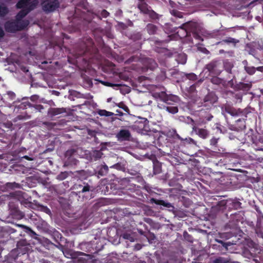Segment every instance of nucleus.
Listing matches in <instances>:
<instances>
[{
  "instance_id": "obj_4",
  "label": "nucleus",
  "mask_w": 263,
  "mask_h": 263,
  "mask_svg": "<svg viewBox=\"0 0 263 263\" xmlns=\"http://www.w3.org/2000/svg\"><path fill=\"white\" fill-rule=\"evenodd\" d=\"M78 155V149L70 148L65 153V161L64 165L66 166L76 165L79 161L77 159Z\"/></svg>"
},
{
  "instance_id": "obj_25",
  "label": "nucleus",
  "mask_w": 263,
  "mask_h": 263,
  "mask_svg": "<svg viewBox=\"0 0 263 263\" xmlns=\"http://www.w3.org/2000/svg\"><path fill=\"white\" fill-rule=\"evenodd\" d=\"M108 167L107 165H106V164H104V165H101L100 167V168L98 171V174L99 175L103 176L106 175L108 173Z\"/></svg>"
},
{
  "instance_id": "obj_42",
  "label": "nucleus",
  "mask_w": 263,
  "mask_h": 263,
  "mask_svg": "<svg viewBox=\"0 0 263 263\" xmlns=\"http://www.w3.org/2000/svg\"><path fill=\"white\" fill-rule=\"evenodd\" d=\"M123 238H124L125 239L129 240L130 241H132V242L134 241V237L132 236L131 234H128V233L123 234Z\"/></svg>"
},
{
  "instance_id": "obj_8",
  "label": "nucleus",
  "mask_w": 263,
  "mask_h": 263,
  "mask_svg": "<svg viewBox=\"0 0 263 263\" xmlns=\"http://www.w3.org/2000/svg\"><path fill=\"white\" fill-rule=\"evenodd\" d=\"M116 137L119 142L129 141L132 135L129 130L122 129L116 134Z\"/></svg>"
},
{
  "instance_id": "obj_61",
  "label": "nucleus",
  "mask_w": 263,
  "mask_h": 263,
  "mask_svg": "<svg viewBox=\"0 0 263 263\" xmlns=\"http://www.w3.org/2000/svg\"><path fill=\"white\" fill-rule=\"evenodd\" d=\"M183 235H184V237H185V238H186V235H187L188 237H190V235L186 232H184Z\"/></svg>"
},
{
  "instance_id": "obj_2",
  "label": "nucleus",
  "mask_w": 263,
  "mask_h": 263,
  "mask_svg": "<svg viewBox=\"0 0 263 263\" xmlns=\"http://www.w3.org/2000/svg\"><path fill=\"white\" fill-rule=\"evenodd\" d=\"M39 4L38 0H19L16 4L17 9H22L16 15L15 20H21L31 11L35 9Z\"/></svg>"
},
{
  "instance_id": "obj_46",
  "label": "nucleus",
  "mask_w": 263,
  "mask_h": 263,
  "mask_svg": "<svg viewBox=\"0 0 263 263\" xmlns=\"http://www.w3.org/2000/svg\"><path fill=\"white\" fill-rule=\"evenodd\" d=\"M7 95L11 100H14L15 98V94L12 91H8Z\"/></svg>"
},
{
  "instance_id": "obj_63",
  "label": "nucleus",
  "mask_w": 263,
  "mask_h": 263,
  "mask_svg": "<svg viewBox=\"0 0 263 263\" xmlns=\"http://www.w3.org/2000/svg\"><path fill=\"white\" fill-rule=\"evenodd\" d=\"M27 247H25L24 249L25 250L24 251V253H25L27 251Z\"/></svg>"
},
{
  "instance_id": "obj_19",
  "label": "nucleus",
  "mask_w": 263,
  "mask_h": 263,
  "mask_svg": "<svg viewBox=\"0 0 263 263\" xmlns=\"http://www.w3.org/2000/svg\"><path fill=\"white\" fill-rule=\"evenodd\" d=\"M89 154L91 161H97L100 159L103 155V153L99 150H93L90 152Z\"/></svg>"
},
{
  "instance_id": "obj_30",
  "label": "nucleus",
  "mask_w": 263,
  "mask_h": 263,
  "mask_svg": "<svg viewBox=\"0 0 263 263\" xmlns=\"http://www.w3.org/2000/svg\"><path fill=\"white\" fill-rule=\"evenodd\" d=\"M238 42H239L238 40H237L235 39L232 38L231 37H228L227 39L223 40L222 41L219 42L218 43V44H221L222 43H233V44H235Z\"/></svg>"
},
{
  "instance_id": "obj_50",
  "label": "nucleus",
  "mask_w": 263,
  "mask_h": 263,
  "mask_svg": "<svg viewBox=\"0 0 263 263\" xmlns=\"http://www.w3.org/2000/svg\"><path fill=\"white\" fill-rule=\"evenodd\" d=\"M39 99V97L37 95H32L30 97V100L32 101H36Z\"/></svg>"
},
{
  "instance_id": "obj_28",
  "label": "nucleus",
  "mask_w": 263,
  "mask_h": 263,
  "mask_svg": "<svg viewBox=\"0 0 263 263\" xmlns=\"http://www.w3.org/2000/svg\"><path fill=\"white\" fill-rule=\"evenodd\" d=\"M90 245L91 244L89 242H85L80 243L79 247L80 249H81L82 250H83L87 252H89L90 250L88 248H89Z\"/></svg>"
},
{
  "instance_id": "obj_3",
  "label": "nucleus",
  "mask_w": 263,
  "mask_h": 263,
  "mask_svg": "<svg viewBox=\"0 0 263 263\" xmlns=\"http://www.w3.org/2000/svg\"><path fill=\"white\" fill-rule=\"evenodd\" d=\"M42 10L46 14L55 11L60 7L59 0H40Z\"/></svg>"
},
{
  "instance_id": "obj_48",
  "label": "nucleus",
  "mask_w": 263,
  "mask_h": 263,
  "mask_svg": "<svg viewBox=\"0 0 263 263\" xmlns=\"http://www.w3.org/2000/svg\"><path fill=\"white\" fill-rule=\"evenodd\" d=\"M5 231H6L7 232L12 233L14 232V230L13 229L9 227H6L3 228Z\"/></svg>"
},
{
  "instance_id": "obj_27",
  "label": "nucleus",
  "mask_w": 263,
  "mask_h": 263,
  "mask_svg": "<svg viewBox=\"0 0 263 263\" xmlns=\"http://www.w3.org/2000/svg\"><path fill=\"white\" fill-rule=\"evenodd\" d=\"M9 13L7 6L4 4L0 5V17H4Z\"/></svg>"
},
{
  "instance_id": "obj_57",
  "label": "nucleus",
  "mask_w": 263,
  "mask_h": 263,
  "mask_svg": "<svg viewBox=\"0 0 263 263\" xmlns=\"http://www.w3.org/2000/svg\"><path fill=\"white\" fill-rule=\"evenodd\" d=\"M228 84H229L231 87H233V86L234 85L233 80L229 81L227 83V85Z\"/></svg>"
},
{
  "instance_id": "obj_7",
  "label": "nucleus",
  "mask_w": 263,
  "mask_h": 263,
  "mask_svg": "<svg viewBox=\"0 0 263 263\" xmlns=\"http://www.w3.org/2000/svg\"><path fill=\"white\" fill-rule=\"evenodd\" d=\"M192 132L203 139L208 138L210 135V132L205 127L204 128H200L196 124L193 125Z\"/></svg>"
},
{
  "instance_id": "obj_47",
  "label": "nucleus",
  "mask_w": 263,
  "mask_h": 263,
  "mask_svg": "<svg viewBox=\"0 0 263 263\" xmlns=\"http://www.w3.org/2000/svg\"><path fill=\"white\" fill-rule=\"evenodd\" d=\"M109 15V13L106 10L104 9L101 11V15L102 17L106 18Z\"/></svg>"
},
{
  "instance_id": "obj_9",
  "label": "nucleus",
  "mask_w": 263,
  "mask_h": 263,
  "mask_svg": "<svg viewBox=\"0 0 263 263\" xmlns=\"http://www.w3.org/2000/svg\"><path fill=\"white\" fill-rule=\"evenodd\" d=\"M240 221V215L235 213L231 215V218L227 226L230 229H236L239 227V222Z\"/></svg>"
},
{
  "instance_id": "obj_43",
  "label": "nucleus",
  "mask_w": 263,
  "mask_h": 263,
  "mask_svg": "<svg viewBox=\"0 0 263 263\" xmlns=\"http://www.w3.org/2000/svg\"><path fill=\"white\" fill-rule=\"evenodd\" d=\"M218 139H219L218 138H216L215 137H213L210 140V144L211 145L216 146L217 144L218 143Z\"/></svg>"
},
{
  "instance_id": "obj_64",
  "label": "nucleus",
  "mask_w": 263,
  "mask_h": 263,
  "mask_svg": "<svg viewBox=\"0 0 263 263\" xmlns=\"http://www.w3.org/2000/svg\"><path fill=\"white\" fill-rule=\"evenodd\" d=\"M262 68V67H259L257 68L258 70L261 71V69Z\"/></svg>"
},
{
  "instance_id": "obj_22",
  "label": "nucleus",
  "mask_w": 263,
  "mask_h": 263,
  "mask_svg": "<svg viewBox=\"0 0 263 263\" xmlns=\"http://www.w3.org/2000/svg\"><path fill=\"white\" fill-rule=\"evenodd\" d=\"M145 29L149 34L153 35L157 33L158 27L154 24L149 23L146 25Z\"/></svg>"
},
{
  "instance_id": "obj_53",
  "label": "nucleus",
  "mask_w": 263,
  "mask_h": 263,
  "mask_svg": "<svg viewBox=\"0 0 263 263\" xmlns=\"http://www.w3.org/2000/svg\"><path fill=\"white\" fill-rule=\"evenodd\" d=\"M43 211L47 214H49L50 213V210L46 206H43Z\"/></svg>"
},
{
  "instance_id": "obj_31",
  "label": "nucleus",
  "mask_w": 263,
  "mask_h": 263,
  "mask_svg": "<svg viewBox=\"0 0 263 263\" xmlns=\"http://www.w3.org/2000/svg\"><path fill=\"white\" fill-rule=\"evenodd\" d=\"M69 175V173L67 172H61L57 176L56 178L60 181L63 180L67 178Z\"/></svg>"
},
{
  "instance_id": "obj_13",
  "label": "nucleus",
  "mask_w": 263,
  "mask_h": 263,
  "mask_svg": "<svg viewBox=\"0 0 263 263\" xmlns=\"http://www.w3.org/2000/svg\"><path fill=\"white\" fill-rule=\"evenodd\" d=\"M218 97L213 92H209L204 97V102L207 104L213 105L217 101Z\"/></svg>"
},
{
  "instance_id": "obj_21",
  "label": "nucleus",
  "mask_w": 263,
  "mask_h": 263,
  "mask_svg": "<svg viewBox=\"0 0 263 263\" xmlns=\"http://www.w3.org/2000/svg\"><path fill=\"white\" fill-rule=\"evenodd\" d=\"M17 22L18 31L25 29L29 24V21L27 20H16Z\"/></svg>"
},
{
  "instance_id": "obj_17",
  "label": "nucleus",
  "mask_w": 263,
  "mask_h": 263,
  "mask_svg": "<svg viewBox=\"0 0 263 263\" xmlns=\"http://www.w3.org/2000/svg\"><path fill=\"white\" fill-rule=\"evenodd\" d=\"M138 8L141 12L145 14H146L151 9V7L147 5L145 1L139 2L138 4Z\"/></svg>"
},
{
  "instance_id": "obj_14",
  "label": "nucleus",
  "mask_w": 263,
  "mask_h": 263,
  "mask_svg": "<svg viewBox=\"0 0 263 263\" xmlns=\"http://www.w3.org/2000/svg\"><path fill=\"white\" fill-rule=\"evenodd\" d=\"M22 187L20 183H16V182H7L3 185V188L5 191H10L15 190L16 189H20Z\"/></svg>"
},
{
  "instance_id": "obj_20",
  "label": "nucleus",
  "mask_w": 263,
  "mask_h": 263,
  "mask_svg": "<svg viewBox=\"0 0 263 263\" xmlns=\"http://www.w3.org/2000/svg\"><path fill=\"white\" fill-rule=\"evenodd\" d=\"M151 203H154L157 205H163L164 207L171 208L173 207L172 204L170 202H165L163 200L157 199L156 198H152L150 200Z\"/></svg>"
},
{
  "instance_id": "obj_6",
  "label": "nucleus",
  "mask_w": 263,
  "mask_h": 263,
  "mask_svg": "<svg viewBox=\"0 0 263 263\" xmlns=\"http://www.w3.org/2000/svg\"><path fill=\"white\" fill-rule=\"evenodd\" d=\"M87 41L89 45H86L85 43L83 44V48L76 53V58H78L80 57L86 56L88 53L91 52V49L93 50L92 40L89 38L87 39Z\"/></svg>"
},
{
  "instance_id": "obj_33",
  "label": "nucleus",
  "mask_w": 263,
  "mask_h": 263,
  "mask_svg": "<svg viewBox=\"0 0 263 263\" xmlns=\"http://www.w3.org/2000/svg\"><path fill=\"white\" fill-rule=\"evenodd\" d=\"M225 111L233 116L237 115V111L234 108L229 106H227L225 107Z\"/></svg>"
},
{
  "instance_id": "obj_59",
  "label": "nucleus",
  "mask_w": 263,
  "mask_h": 263,
  "mask_svg": "<svg viewBox=\"0 0 263 263\" xmlns=\"http://www.w3.org/2000/svg\"><path fill=\"white\" fill-rule=\"evenodd\" d=\"M116 112H117V115H118L120 116H122L123 115V113L119 110H117Z\"/></svg>"
},
{
  "instance_id": "obj_45",
  "label": "nucleus",
  "mask_w": 263,
  "mask_h": 263,
  "mask_svg": "<svg viewBox=\"0 0 263 263\" xmlns=\"http://www.w3.org/2000/svg\"><path fill=\"white\" fill-rule=\"evenodd\" d=\"M70 252V250H65L64 251H63V253L67 258H72L73 257V255Z\"/></svg>"
},
{
  "instance_id": "obj_1",
  "label": "nucleus",
  "mask_w": 263,
  "mask_h": 263,
  "mask_svg": "<svg viewBox=\"0 0 263 263\" xmlns=\"http://www.w3.org/2000/svg\"><path fill=\"white\" fill-rule=\"evenodd\" d=\"M181 31H177V34L181 37H184L192 34L193 37L196 40L203 41V39L202 38L201 35H204L206 34L208 36L210 37H214L217 35L219 30H217L216 32L206 33L198 24V23L194 22H188L182 24L181 26L178 27Z\"/></svg>"
},
{
  "instance_id": "obj_40",
  "label": "nucleus",
  "mask_w": 263,
  "mask_h": 263,
  "mask_svg": "<svg viewBox=\"0 0 263 263\" xmlns=\"http://www.w3.org/2000/svg\"><path fill=\"white\" fill-rule=\"evenodd\" d=\"M227 261L223 257H219L215 259L212 263H227Z\"/></svg>"
},
{
  "instance_id": "obj_38",
  "label": "nucleus",
  "mask_w": 263,
  "mask_h": 263,
  "mask_svg": "<svg viewBox=\"0 0 263 263\" xmlns=\"http://www.w3.org/2000/svg\"><path fill=\"white\" fill-rule=\"evenodd\" d=\"M185 76L190 80L196 81L197 79V76L194 73H187Z\"/></svg>"
},
{
  "instance_id": "obj_60",
  "label": "nucleus",
  "mask_w": 263,
  "mask_h": 263,
  "mask_svg": "<svg viewBox=\"0 0 263 263\" xmlns=\"http://www.w3.org/2000/svg\"><path fill=\"white\" fill-rule=\"evenodd\" d=\"M52 94L54 95L57 96H59L60 94V92L56 91V90H53L52 91Z\"/></svg>"
},
{
  "instance_id": "obj_23",
  "label": "nucleus",
  "mask_w": 263,
  "mask_h": 263,
  "mask_svg": "<svg viewBox=\"0 0 263 263\" xmlns=\"http://www.w3.org/2000/svg\"><path fill=\"white\" fill-rule=\"evenodd\" d=\"M90 185L88 184H86L85 185L81 184L75 185L74 188L79 190L78 191L79 193H84L90 191Z\"/></svg>"
},
{
  "instance_id": "obj_15",
  "label": "nucleus",
  "mask_w": 263,
  "mask_h": 263,
  "mask_svg": "<svg viewBox=\"0 0 263 263\" xmlns=\"http://www.w3.org/2000/svg\"><path fill=\"white\" fill-rule=\"evenodd\" d=\"M211 82L219 87H226L227 86V82L223 79L218 77L217 76L212 77L211 79Z\"/></svg>"
},
{
  "instance_id": "obj_37",
  "label": "nucleus",
  "mask_w": 263,
  "mask_h": 263,
  "mask_svg": "<svg viewBox=\"0 0 263 263\" xmlns=\"http://www.w3.org/2000/svg\"><path fill=\"white\" fill-rule=\"evenodd\" d=\"M172 15H174V16H176L178 18H182L183 17L182 13L181 12H180L177 10H173L171 12Z\"/></svg>"
},
{
  "instance_id": "obj_56",
  "label": "nucleus",
  "mask_w": 263,
  "mask_h": 263,
  "mask_svg": "<svg viewBox=\"0 0 263 263\" xmlns=\"http://www.w3.org/2000/svg\"><path fill=\"white\" fill-rule=\"evenodd\" d=\"M229 137L231 140H234L236 138V137L232 133H229Z\"/></svg>"
},
{
  "instance_id": "obj_34",
  "label": "nucleus",
  "mask_w": 263,
  "mask_h": 263,
  "mask_svg": "<svg viewBox=\"0 0 263 263\" xmlns=\"http://www.w3.org/2000/svg\"><path fill=\"white\" fill-rule=\"evenodd\" d=\"M153 171L155 174H158L161 172V166L159 163L154 164Z\"/></svg>"
},
{
  "instance_id": "obj_32",
  "label": "nucleus",
  "mask_w": 263,
  "mask_h": 263,
  "mask_svg": "<svg viewBox=\"0 0 263 263\" xmlns=\"http://www.w3.org/2000/svg\"><path fill=\"white\" fill-rule=\"evenodd\" d=\"M148 14L149 17L153 20H158L159 19V15L152 9L148 11V12L146 14Z\"/></svg>"
},
{
  "instance_id": "obj_36",
  "label": "nucleus",
  "mask_w": 263,
  "mask_h": 263,
  "mask_svg": "<svg viewBox=\"0 0 263 263\" xmlns=\"http://www.w3.org/2000/svg\"><path fill=\"white\" fill-rule=\"evenodd\" d=\"M245 68L246 72L250 75L253 74L256 71L255 68L253 66H245Z\"/></svg>"
},
{
  "instance_id": "obj_12",
  "label": "nucleus",
  "mask_w": 263,
  "mask_h": 263,
  "mask_svg": "<svg viewBox=\"0 0 263 263\" xmlns=\"http://www.w3.org/2000/svg\"><path fill=\"white\" fill-rule=\"evenodd\" d=\"M27 107H33L35 111L41 112L42 110L44 109V106L41 104L32 105L29 102H24L18 106L20 109H26Z\"/></svg>"
},
{
  "instance_id": "obj_55",
  "label": "nucleus",
  "mask_w": 263,
  "mask_h": 263,
  "mask_svg": "<svg viewBox=\"0 0 263 263\" xmlns=\"http://www.w3.org/2000/svg\"><path fill=\"white\" fill-rule=\"evenodd\" d=\"M22 158L25 159L26 160H29V161H31V160H33V158H32L28 156H24Z\"/></svg>"
},
{
  "instance_id": "obj_26",
  "label": "nucleus",
  "mask_w": 263,
  "mask_h": 263,
  "mask_svg": "<svg viewBox=\"0 0 263 263\" xmlns=\"http://www.w3.org/2000/svg\"><path fill=\"white\" fill-rule=\"evenodd\" d=\"M163 108L167 111L172 114H175L178 111V108L174 106H164Z\"/></svg>"
},
{
  "instance_id": "obj_54",
  "label": "nucleus",
  "mask_w": 263,
  "mask_h": 263,
  "mask_svg": "<svg viewBox=\"0 0 263 263\" xmlns=\"http://www.w3.org/2000/svg\"><path fill=\"white\" fill-rule=\"evenodd\" d=\"M16 119L18 120H23V119H25V117L23 115H18L16 117Z\"/></svg>"
},
{
  "instance_id": "obj_35",
  "label": "nucleus",
  "mask_w": 263,
  "mask_h": 263,
  "mask_svg": "<svg viewBox=\"0 0 263 263\" xmlns=\"http://www.w3.org/2000/svg\"><path fill=\"white\" fill-rule=\"evenodd\" d=\"M98 114L101 116L110 117L114 115L111 112L102 109L98 111Z\"/></svg>"
},
{
  "instance_id": "obj_52",
  "label": "nucleus",
  "mask_w": 263,
  "mask_h": 263,
  "mask_svg": "<svg viewBox=\"0 0 263 263\" xmlns=\"http://www.w3.org/2000/svg\"><path fill=\"white\" fill-rule=\"evenodd\" d=\"M5 35V32L2 27H0V39L3 38Z\"/></svg>"
},
{
  "instance_id": "obj_58",
  "label": "nucleus",
  "mask_w": 263,
  "mask_h": 263,
  "mask_svg": "<svg viewBox=\"0 0 263 263\" xmlns=\"http://www.w3.org/2000/svg\"><path fill=\"white\" fill-rule=\"evenodd\" d=\"M19 227H23L25 229H27V230H28L29 231H30V232H32V231L31 230V229L29 228V227H27L26 226H24L23 225H18Z\"/></svg>"
},
{
  "instance_id": "obj_18",
  "label": "nucleus",
  "mask_w": 263,
  "mask_h": 263,
  "mask_svg": "<svg viewBox=\"0 0 263 263\" xmlns=\"http://www.w3.org/2000/svg\"><path fill=\"white\" fill-rule=\"evenodd\" d=\"M135 126L140 130L146 131L148 128V121L146 119H143L142 121L136 122Z\"/></svg>"
},
{
  "instance_id": "obj_41",
  "label": "nucleus",
  "mask_w": 263,
  "mask_h": 263,
  "mask_svg": "<svg viewBox=\"0 0 263 263\" xmlns=\"http://www.w3.org/2000/svg\"><path fill=\"white\" fill-rule=\"evenodd\" d=\"M119 107L123 109L125 112L129 114V109L128 107L123 102L120 103L118 105Z\"/></svg>"
},
{
  "instance_id": "obj_51",
  "label": "nucleus",
  "mask_w": 263,
  "mask_h": 263,
  "mask_svg": "<svg viewBox=\"0 0 263 263\" xmlns=\"http://www.w3.org/2000/svg\"><path fill=\"white\" fill-rule=\"evenodd\" d=\"M25 242L24 241H21L17 242V247L19 248L20 246H25Z\"/></svg>"
},
{
  "instance_id": "obj_44",
  "label": "nucleus",
  "mask_w": 263,
  "mask_h": 263,
  "mask_svg": "<svg viewBox=\"0 0 263 263\" xmlns=\"http://www.w3.org/2000/svg\"><path fill=\"white\" fill-rule=\"evenodd\" d=\"M241 204V203L238 201H235L234 202H233L232 203V206L235 209H238V208H240Z\"/></svg>"
},
{
  "instance_id": "obj_16",
  "label": "nucleus",
  "mask_w": 263,
  "mask_h": 263,
  "mask_svg": "<svg viewBox=\"0 0 263 263\" xmlns=\"http://www.w3.org/2000/svg\"><path fill=\"white\" fill-rule=\"evenodd\" d=\"M252 87V83L251 82L248 83H245L243 82H239L238 84H236L234 88L237 90H242L245 91H249L251 88Z\"/></svg>"
},
{
  "instance_id": "obj_24",
  "label": "nucleus",
  "mask_w": 263,
  "mask_h": 263,
  "mask_svg": "<svg viewBox=\"0 0 263 263\" xmlns=\"http://www.w3.org/2000/svg\"><path fill=\"white\" fill-rule=\"evenodd\" d=\"M223 69L224 68L225 70L229 73H231L232 69L233 67V64L229 62L228 60H226L222 65Z\"/></svg>"
},
{
  "instance_id": "obj_10",
  "label": "nucleus",
  "mask_w": 263,
  "mask_h": 263,
  "mask_svg": "<svg viewBox=\"0 0 263 263\" xmlns=\"http://www.w3.org/2000/svg\"><path fill=\"white\" fill-rule=\"evenodd\" d=\"M4 28L7 32L14 33L17 31L18 28L16 20L6 22L4 24Z\"/></svg>"
},
{
  "instance_id": "obj_62",
  "label": "nucleus",
  "mask_w": 263,
  "mask_h": 263,
  "mask_svg": "<svg viewBox=\"0 0 263 263\" xmlns=\"http://www.w3.org/2000/svg\"><path fill=\"white\" fill-rule=\"evenodd\" d=\"M190 237H191V236H190V237H188V236H187V237H186V239L189 241L192 242V240H191V239H190Z\"/></svg>"
},
{
  "instance_id": "obj_49",
  "label": "nucleus",
  "mask_w": 263,
  "mask_h": 263,
  "mask_svg": "<svg viewBox=\"0 0 263 263\" xmlns=\"http://www.w3.org/2000/svg\"><path fill=\"white\" fill-rule=\"evenodd\" d=\"M213 118V116L211 114H208L207 116H205L204 117V119L207 121H211Z\"/></svg>"
},
{
  "instance_id": "obj_11",
  "label": "nucleus",
  "mask_w": 263,
  "mask_h": 263,
  "mask_svg": "<svg viewBox=\"0 0 263 263\" xmlns=\"http://www.w3.org/2000/svg\"><path fill=\"white\" fill-rule=\"evenodd\" d=\"M67 113L66 108H52L50 107L48 110V115L51 117H55L56 116Z\"/></svg>"
},
{
  "instance_id": "obj_5",
  "label": "nucleus",
  "mask_w": 263,
  "mask_h": 263,
  "mask_svg": "<svg viewBox=\"0 0 263 263\" xmlns=\"http://www.w3.org/2000/svg\"><path fill=\"white\" fill-rule=\"evenodd\" d=\"M205 68L211 74L219 75L223 70L221 63L219 60H213L205 65Z\"/></svg>"
},
{
  "instance_id": "obj_39",
  "label": "nucleus",
  "mask_w": 263,
  "mask_h": 263,
  "mask_svg": "<svg viewBox=\"0 0 263 263\" xmlns=\"http://www.w3.org/2000/svg\"><path fill=\"white\" fill-rule=\"evenodd\" d=\"M101 83L106 86L109 87H120L122 86L121 84H113L108 82L101 81Z\"/></svg>"
},
{
  "instance_id": "obj_29",
  "label": "nucleus",
  "mask_w": 263,
  "mask_h": 263,
  "mask_svg": "<svg viewBox=\"0 0 263 263\" xmlns=\"http://www.w3.org/2000/svg\"><path fill=\"white\" fill-rule=\"evenodd\" d=\"M110 168H114L119 171H125V165L122 163H117L111 166Z\"/></svg>"
}]
</instances>
